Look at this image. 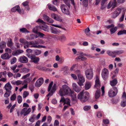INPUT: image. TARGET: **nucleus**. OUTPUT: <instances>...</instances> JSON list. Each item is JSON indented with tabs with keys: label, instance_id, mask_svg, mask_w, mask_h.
Masks as SVG:
<instances>
[{
	"label": "nucleus",
	"instance_id": "f257e3e1",
	"mask_svg": "<svg viewBox=\"0 0 126 126\" xmlns=\"http://www.w3.org/2000/svg\"><path fill=\"white\" fill-rule=\"evenodd\" d=\"M59 94L61 96L68 94L71 96L74 100H76V94L68 86L66 85L62 86V88L60 89L59 91Z\"/></svg>",
	"mask_w": 126,
	"mask_h": 126
},
{
	"label": "nucleus",
	"instance_id": "f03ea898",
	"mask_svg": "<svg viewBox=\"0 0 126 126\" xmlns=\"http://www.w3.org/2000/svg\"><path fill=\"white\" fill-rule=\"evenodd\" d=\"M89 96V94L88 92L86 91L84 92L83 91L78 95L77 97L82 102H84L88 100Z\"/></svg>",
	"mask_w": 126,
	"mask_h": 126
},
{
	"label": "nucleus",
	"instance_id": "7ed1b4c3",
	"mask_svg": "<svg viewBox=\"0 0 126 126\" xmlns=\"http://www.w3.org/2000/svg\"><path fill=\"white\" fill-rule=\"evenodd\" d=\"M95 87H96L97 90L96 91L95 94V97L96 99L98 98L100 96V89H99L98 88H99L100 86V83L99 79L98 76V75L96 76V79L95 80Z\"/></svg>",
	"mask_w": 126,
	"mask_h": 126
},
{
	"label": "nucleus",
	"instance_id": "20e7f679",
	"mask_svg": "<svg viewBox=\"0 0 126 126\" xmlns=\"http://www.w3.org/2000/svg\"><path fill=\"white\" fill-rule=\"evenodd\" d=\"M118 93V89L116 87H113L110 89L108 93V94L110 97H113L115 96Z\"/></svg>",
	"mask_w": 126,
	"mask_h": 126
},
{
	"label": "nucleus",
	"instance_id": "39448f33",
	"mask_svg": "<svg viewBox=\"0 0 126 126\" xmlns=\"http://www.w3.org/2000/svg\"><path fill=\"white\" fill-rule=\"evenodd\" d=\"M77 76L78 79L77 83L80 86L83 85V83L85 81L84 77L81 74L77 75Z\"/></svg>",
	"mask_w": 126,
	"mask_h": 126
},
{
	"label": "nucleus",
	"instance_id": "423d86ee",
	"mask_svg": "<svg viewBox=\"0 0 126 126\" xmlns=\"http://www.w3.org/2000/svg\"><path fill=\"white\" fill-rule=\"evenodd\" d=\"M60 8L62 12L64 14L67 15H69L70 14L68 9L65 5L64 4L62 5Z\"/></svg>",
	"mask_w": 126,
	"mask_h": 126
},
{
	"label": "nucleus",
	"instance_id": "0eeeda50",
	"mask_svg": "<svg viewBox=\"0 0 126 126\" xmlns=\"http://www.w3.org/2000/svg\"><path fill=\"white\" fill-rule=\"evenodd\" d=\"M85 75L87 78L88 79H91L93 76V73L92 70L89 69L86 70L85 72Z\"/></svg>",
	"mask_w": 126,
	"mask_h": 126
},
{
	"label": "nucleus",
	"instance_id": "6e6552de",
	"mask_svg": "<svg viewBox=\"0 0 126 126\" xmlns=\"http://www.w3.org/2000/svg\"><path fill=\"white\" fill-rule=\"evenodd\" d=\"M31 111V109L29 108L28 109L26 108H25L22 109L21 112L20 114L21 115L23 114L24 116H25L29 114Z\"/></svg>",
	"mask_w": 126,
	"mask_h": 126
},
{
	"label": "nucleus",
	"instance_id": "1a4fd4ad",
	"mask_svg": "<svg viewBox=\"0 0 126 126\" xmlns=\"http://www.w3.org/2000/svg\"><path fill=\"white\" fill-rule=\"evenodd\" d=\"M109 74V71L107 69L104 68L102 71L101 75L103 78L105 80L108 77Z\"/></svg>",
	"mask_w": 126,
	"mask_h": 126
},
{
	"label": "nucleus",
	"instance_id": "9d476101",
	"mask_svg": "<svg viewBox=\"0 0 126 126\" xmlns=\"http://www.w3.org/2000/svg\"><path fill=\"white\" fill-rule=\"evenodd\" d=\"M116 0H112L108 3L107 6V8H110L112 7V9H113L115 6L116 5Z\"/></svg>",
	"mask_w": 126,
	"mask_h": 126
},
{
	"label": "nucleus",
	"instance_id": "9b49d317",
	"mask_svg": "<svg viewBox=\"0 0 126 126\" xmlns=\"http://www.w3.org/2000/svg\"><path fill=\"white\" fill-rule=\"evenodd\" d=\"M121 11V9L120 8H117L113 13L111 16V17L113 18H116L120 14Z\"/></svg>",
	"mask_w": 126,
	"mask_h": 126
},
{
	"label": "nucleus",
	"instance_id": "f8f14e48",
	"mask_svg": "<svg viewBox=\"0 0 126 126\" xmlns=\"http://www.w3.org/2000/svg\"><path fill=\"white\" fill-rule=\"evenodd\" d=\"M43 79L42 78L39 79L36 81L35 83V86L37 87H40L43 84Z\"/></svg>",
	"mask_w": 126,
	"mask_h": 126
},
{
	"label": "nucleus",
	"instance_id": "ddd939ff",
	"mask_svg": "<svg viewBox=\"0 0 126 126\" xmlns=\"http://www.w3.org/2000/svg\"><path fill=\"white\" fill-rule=\"evenodd\" d=\"M19 61L21 63H26L28 62V58L24 56H23L19 57Z\"/></svg>",
	"mask_w": 126,
	"mask_h": 126
},
{
	"label": "nucleus",
	"instance_id": "4468645a",
	"mask_svg": "<svg viewBox=\"0 0 126 126\" xmlns=\"http://www.w3.org/2000/svg\"><path fill=\"white\" fill-rule=\"evenodd\" d=\"M72 86L73 90L76 92H79L81 90V87H79L76 83H73L72 84Z\"/></svg>",
	"mask_w": 126,
	"mask_h": 126
},
{
	"label": "nucleus",
	"instance_id": "2eb2a0df",
	"mask_svg": "<svg viewBox=\"0 0 126 126\" xmlns=\"http://www.w3.org/2000/svg\"><path fill=\"white\" fill-rule=\"evenodd\" d=\"M31 59L32 62L34 63H37L39 61V58L37 57L34 54H32V56L31 57Z\"/></svg>",
	"mask_w": 126,
	"mask_h": 126
},
{
	"label": "nucleus",
	"instance_id": "dca6fc26",
	"mask_svg": "<svg viewBox=\"0 0 126 126\" xmlns=\"http://www.w3.org/2000/svg\"><path fill=\"white\" fill-rule=\"evenodd\" d=\"M16 11L19 13H21V11L20 7L18 5L15 6L11 9V11L13 12H15Z\"/></svg>",
	"mask_w": 126,
	"mask_h": 126
},
{
	"label": "nucleus",
	"instance_id": "f3484780",
	"mask_svg": "<svg viewBox=\"0 0 126 126\" xmlns=\"http://www.w3.org/2000/svg\"><path fill=\"white\" fill-rule=\"evenodd\" d=\"M1 57L2 59L7 60L9 59L11 57V56H10L8 53H6L1 55Z\"/></svg>",
	"mask_w": 126,
	"mask_h": 126
},
{
	"label": "nucleus",
	"instance_id": "a211bd4d",
	"mask_svg": "<svg viewBox=\"0 0 126 126\" xmlns=\"http://www.w3.org/2000/svg\"><path fill=\"white\" fill-rule=\"evenodd\" d=\"M12 86L9 82L6 83L4 86L5 89L7 91H9L12 89Z\"/></svg>",
	"mask_w": 126,
	"mask_h": 126
},
{
	"label": "nucleus",
	"instance_id": "6ab92c4d",
	"mask_svg": "<svg viewBox=\"0 0 126 126\" xmlns=\"http://www.w3.org/2000/svg\"><path fill=\"white\" fill-rule=\"evenodd\" d=\"M43 18L45 20L49 23H52L54 22V21L52 19L46 15H44L43 16Z\"/></svg>",
	"mask_w": 126,
	"mask_h": 126
},
{
	"label": "nucleus",
	"instance_id": "aec40b11",
	"mask_svg": "<svg viewBox=\"0 0 126 126\" xmlns=\"http://www.w3.org/2000/svg\"><path fill=\"white\" fill-rule=\"evenodd\" d=\"M23 52L24 51L23 50L19 49L13 52L12 54L13 55L15 56L19 55L20 54L23 53Z\"/></svg>",
	"mask_w": 126,
	"mask_h": 126
},
{
	"label": "nucleus",
	"instance_id": "412c9836",
	"mask_svg": "<svg viewBox=\"0 0 126 126\" xmlns=\"http://www.w3.org/2000/svg\"><path fill=\"white\" fill-rule=\"evenodd\" d=\"M118 83V81L116 79H114L113 80L110 81V85L112 86H115Z\"/></svg>",
	"mask_w": 126,
	"mask_h": 126
},
{
	"label": "nucleus",
	"instance_id": "4be33fe9",
	"mask_svg": "<svg viewBox=\"0 0 126 126\" xmlns=\"http://www.w3.org/2000/svg\"><path fill=\"white\" fill-rule=\"evenodd\" d=\"M48 9L51 10H52L54 11H57V10L55 7L51 4H48Z\"/></svg>",
	"mask_w": 126,
	"mask_h": 126
},
{
	"label": "nucleus",
	"instance_id": "5701e85b",
	"mask_svg": "<svg viewBox=\"0 0 126 126\" xmlns=\"http://www.w3.org/2000/svg\"><path fill=\"white\" fill-rule=\"evenodd\" d=\"M107 53L110 56H112L113 57H116L115 55V53H114V51H111L110 50H108L107 51Z\"/></svg>",
	"mask_w": 126,
	"mask_h": 126
},
{
	"label": "nucleus",
	"instance_id": "b1692460",
	"mask_svg": "<svg viewBox=\"0 0 126 126\" xmlns=\"http://www.w3.org/2000/svg\"><path fill=\"white\" fill-rule=\"evenodd\" d=\"M51 32L52 33L56 34L58 33H60L61 31H60L58 30L56 28H53L51 30Z\"/></svg>",
	"mask_w": 126,
	"mask_h": 126
},
{
	"label": "nucleus",
	"instance_id": "393cba45",
	"mask_svg": "<svg viewBox=\"0 0 126 126\" xmlns=\"http://www.w3.org/2000/svg\"><path fill=\"white\" fill-rule=\"evenodd\" d=\"M36 119V116L34 114L32 115L29 119V121L31 123H33Z\"/></svg>",
	"mask_w": 126,
	"mask_h": 126
},
{
	"label": "nucleus",
	"instance_id": "a878e982",
	"mask_svg": "<svg viewBox=\"0 0 126 126\" xmlns=\"http://www.w3.org/2000/svg\"><path fill=\"white\" fill-rule=\"evenodd\" d=\"M35 41H30L29 42L27 41V42L26 43V44H28L29 45H32L30 47L34 48V47H32L33 46H37V45H36L35 44Z\"/></svg>",
	"mask_w": 126,
	"mask_h": 126
},
{
	"label": "nucleus",
	"instance_id": "bb28decb",
	"mask_svg": "<svg viewBox=\"0 0 126 126\" xmlns=\"http://www.w3.org/2000/svg\"><path fill=\"white\" fill-rule=\"evenodd\" d=\"M91 84L90 82H87L85 84V89L87 90L89 89L91 87Z\"/></svg>",
	"mask_w": 126,
	"mask_h": 126
},
{
	"label": "nucleus",
	"instance_id": "cd10ccee",
	"mask_svg": "<svg viewBox=\"0 0 126 126\" xmlns=\"http://www.w3.org/2000/svg\"><path fill=\"white\" fill-rule=\"evenodd\" d=\"M7 46L11 48L13 45V43L11 39H10L8 40L7 44Z\"/></svg>",
	"mask_w": 126,
	"mask_h": 126
},
{
	"label": "nucleus",
	"instance_id": "c85d7f7f",
	"mask_svg": "<svg viewBox=\"0 0 126 126\" xmlns=\"http://www.w3.org/2000/svg\"><path fill=\"white\" fill-rule=\"evenodd\" d=\"M117 27H113L110 29V33L111 34L114 33L116 31Z\"/></svg>",
	"mask_w": 126,
	"mask_h": 126
},
{
	"label": "nucleus",
	"instance_id": "c756f323",
	"mask_svg": "<svg viewBox=\"0 0 126 126\" xmlns=\"http://www.w3.org/2000/svg\"><path fill=\"white\" fill-rule=\"evenodd\" d=\"M37 41H36L35 42V44L37 45H38L39 44H43L44 43V41L42 40L38 39L37 40Z\"/></svg>",
	"mask_w": 126,
	"mask_h": 126
},
{
	"label": "nucleus",
	"instance_id": "7c9ffc66",
	"mask_svg": "<svg viewBox=\"0 0 126 126\" xmlns=\"http://www.w3.org/2000/svg\"><path fill=\"white\" fill-rule=\"evenodd\" d=\"M6 44L5 42L2 41L0 43V48L3 49L6 46Z\"/></svg>",
	"mask_w": 126,
	"mask_h": 126
},
{
	"label": "nucleus",
	"instance_id": "2f4dec72",
	"mask_svg": "<svg viewBox=\"0 0 126 126\" xmlns=\"http://www.w3.org/2000/svg\"><path fill=\"white\" fill-rule=\"evenodd\" d=\"M124 52V51L122 50L114 51V53H115V55L116 56V55H119Z\"/></svg>",
	"mask_w": 126,
	"mask_h": 126
},
{
	"label": "nucleus",
	"instance_id": "473e14b6",
	"mask_svg": "<svg viewBox=\"0 0 126 126\" xmlns=\"http://www.w3.org/2000/svg\"><path fill=\"white\" fill-rule=\"evenodd\" d=\"M120 105L121 106L123 107H125L126 106V100H123L121 102Z\"/></svg>",
	"mask_w": 126,
	"mask_h": 126
},
{
	"label": "nucleus",
	"instance_id": "72a5a7b5",
	"mask_svg": "<svg viewBox=\"0 0 126 126\" xmlns=\"http://www.w3.org/2000/svg\"><path fill=\"white\" fill-rule=\"evenodd\" d=\"M19 42L20 43L24 44H26V43L27 42V41L25 39L22 38H20L19 39Z\"/></svg>",
	"mask_w": 126,
	"mask_h": 126
},
{
	"label": "nucleus",
	"instance_id": "f704fd0d",
	"mask_svg": "<svg viewBox=\"0 0 126 126\" xmlns=\"http://www.w3.org/2000/svg\"><path fill=\"white\" fill-rule=\"evenodd\" d=\"M90 30L89 28H87L85 30V32L86 34L88 36H90Z\"/></svg>",
	"mask_w": 126,
	"mask_h": 126
},
{
	"label": "nucleus",
	"instance_id": "c9c22d12",
	"mask_svg": "<svg viewBox=\"0 0 126 126\" xmlns=\"http://www.w3.org/2000/svg\"><path fill=\"white\" fill-rule=\"evenodd\" d=\"M11 92V91L6 92L4 94V97L8 98L10 95Z\"/></svg>",
	"mask_w": 126,
	"mask_h": 126
},
{
	"label": "nucleus",
	"instance_id": "e433bc0d",
	"mask_svg": "<svg viewBox=\"0 0 126 126\" xmlns=\"http://www.w3.org/2000/svg\"><path fill=\"white\" fill-rule=\"evenodd\" d=\"M124 34H126V30H125L119 31L118 32L117 34L118 35H120Z\"/></svg>",
	"mask_w": 126,
	"mask_h": 126
},
{
	"label": "nucleus",
	"instance_id": "4c0bfd02",
	"mask_svg": "<svg viewBox=\"0 0 126 126\" xmlns=\"http://www.w3.org/2000/svg\"><path fill=\"white\" fill-rule=\"evenodd\" d=\"M16 58L15 57H14L11 60V63L12 64H14L16 63Z\"/></svg>",
	"mask_w": 126,
	"mask_h": 126
},
{
	"label": "nucleus",
	"instance_id": "58836bf2",
	"mask_svg": "<svg viewBox=\"0 0 126 126\" xmlns=\"http://www.w3.org/2000/svg\"><path fill=\"white\" fill-rule=\"evenodd\" d=\"M28 2L27 1H26L22 3V5L24 6H27V10H29V7L28 6Z\"/></svg>",
	"mask_w": 126,
	"mask_h": 126
},
{
	"label": "nucleus",
	"instance_id": "ea45409f",
	"mask_svg": "<svg viewBox=\"0 0 126 126\" xmlns=\"http://www.w3.org/2000/svg\"><path fill=\"white\" fill-rule=\"evenodd\" d=\"M32 47H34L35 48H40L41 47L43 48L46 47L45 46L39 45H37V46H32Z\"/></svg>",
	"mask_w": 126,
	"mask_h": 126
},
{
	"label": "nucleus",
	"instance_id": "a19ab883",
	"mask_svg": "<svg viewBox=\"0 0 126 126\" xmlns=\"http://www.w3.org/2000/svg\"><path fill=\"white\" fill-rule=\"evenodd\" d=\"M20 31L21 32H22L23 33L28 32L27 30V29L26 28H24L20 29Z\"/></svg>",
	"mask_w": 126,
	"mask_h": 126
},
{
	"label": "nucleus",
	"instance_id": "79ce46f5",
	"mask_svg": "<svg viewBox=\"0 0 126 126\" xmlns=\"http://www.w3.org/2000/svg\"><path fill=\"white\" fill-rule=\"evenodd\" d=\"M17 101L18 103H20L22 101V98L21 96L20 95L18 96L17 98Z\"/></svg>",
	"mask_w": 126,
	"mask_h": 126
},
{
	"label": "nucleus",
	"instance_id": "37998d69",
	"mask_svg": "<svg viewBox=\"0 0 126 126\" xmlns=\"http://www.w3.org/2000/svg\"><path fill=\"white\" fill-rule=\"evenodd\" d=\"M64 3L68 7H70V4L68 0H63Z\"/></svg>",
	"mask_w": 126,
	"mask_h": 126
},
{
	"label": "nucleus",
	"instance_id": "c03bdc74",
	"mask_svg": "<svg viewBox=\"0 0 126 126\" xmlns=\"http://www.w3.org/2000/svg\"><path fill=\"white\" fill-rule=\"evenodd\" d=\"M29 94V92L27 91H25L23 94V97L25 98Z\"/></svg>",
	"mask_w": 126,
	"mask_h": 126
},
{
	"label": "nucleus",
	"instance_id": "a18cd8bd",
	"mask_svg": "<svg viewBox=\"0 0 126 126\" xmlns=\"http://www.w3.org/2000/svg\"><path fill=\"white\" fill-rule=\"evenodd\" d=\"M91 108L90 106H86L83 108V110L85 111H87L89 110Z\"/></svg>",
	"mask_w": 126,
	"mask_h": 126
},
{
	"label": "nucleus",
	"instance_id": "49530a36",
	"mask_svg": "<svg viewBox=\"0 0 126 126\" xmlns=\"http://www.w3.org/2000/svg\"><path fill=\"white\" fill-rule=\"evenodd\" d=\"M70 100L68 98H66L65 99L64 103L68 105L71 106V105L70 104Z\"/></svg>",
	"mask_w": 126,
	"mask_h": 126
},
{
	"label": "nucleus",
	"instance_id": "de8ad7c7",
	"mask_svg": "<svg viewBox=\"0 0 126 126\" xmlns=\"http://www.w3.org/2000/svg\"><path fill=\"white\" fill-rule=\"evenodd\" d=\"M82 3L85 6H87L88 4V0H83Z\"/></svg>",
	"mask_w": 126,
	"mask_h": 126
},
{
	"label": "nucleus",
	"instance_id": "09e8293b",
	"mask_svg": "<svg viewBox=\"0 0 126 126\" xmlns=\"http://www.w3.org/2000/svg\"><path fill=\"white\" fill-rule=\"evenodd\" d=\"M7 74L6 72L5 71L3 72H1L0 73V77L1 78L2 77V75L4 76V77L6 76Z\"/></svg>",
	"mask_w": 126,
	"mask_h": 126
},
{
	"label": "nucleus",
	"instance_id": "8fccbe9b",
	"mask_svg": "<svg viewBox=\"0 0 126 126\" xmlns=\"http://www.w3.org/2000/svg\"><path fill=\"white\" fill-rule=\"evenodd\" d=\"M21 74L19 73H17L16 74L14 75V77L15 78H16L18 77H19L21 76Z\"/></svg>",
	"mask_w": 126,
	"mask_h": 126
},
{
	"label": "nucleus",
	"instance_id": "3c124183",
	"mask_svg": "<svg viewBox=\"0 0 126 126\" xmlns=\"http://www.w3.org/2000/svg\"><path fill=\"white\" fill-rule=\"evenodd\" d=\"M53 81H51L49 84L48 87V91L49 92L51 90L52 86L53 84Z\"/></svg>",
	"mask_w": 126,
	"mask_h": 126
},
{
	"label": "nucleus",
	"instance_id": "603ef678",
	"mask_svg": "<svg viewBox=\"0 0 126 126\" xmlns=\"http://www.w3.org/2000/svg\"><path fill=\"white\" fill-rule=\"evenodd\" d=\"M59 39L61 41L64 40L66 39L65 36V35H63L60 37Z\"/></svg>",
	"mask_w": 126,
	"mask_h": 126
},
{
	"label": "nucleus",
	"instance_id": "864d4df0",
	"mask_svg": "<svg viewBox=\"0 0 126 126\" xmlns=\"http://www.w3.org/2000/svg\"><path fill=\"white\" fill-rule=\"evenodd\" d=\"M16 97V94L15 93L11 97V99L12 100L14 101Z\"/></svg>",
	"mask_w": 126,
	"mask_h": 126
},
{
	"label": "nucleus",
	"instance_id": "5fc2aeb1",
	"mask_svg": "<svg viewBox=\"0 0 126 126\" xmlns=\"http://www.w3.org/2000/svg\"><path fill=\"white\" fill-rule=\"evenodd\" d=\"M41 52V50H36L35 52V53L37 55H38L40 54Z\"/></svg>",
	"mask_w": 126,
	"mask_h": 126
},
{
	"label": "nucleus",
	"instance_id": "6e6d98bb",
	"mask_svg": "<svg viewBox=\"0 0 126 126\" xmlns=\"http://www.w3.org/2000/svg\"><path fill=\"white\" fill-rule=\"evenodd\" d=\"M55 19L56 20L60 21H62V19L60 17V16H58L57 15L56 17H55Z\"/></svg>",
	"mask_w": 126,
	"mask_h": 126
},
{
	"label": "nucleus",
	"instance_id": "4d7b16f0",
	"mask_svg": "<svg viewBox=\"0 0 126 126\" xmlns=\"http://www.w3.org/2000/svg\"><path fill=\"white\" fill-rule=\"evenodd\" d=\"M44 26L45 27V28L43 27L41 28L45 31H48V26L46 25Z\"/></svg>",
	"mask_w": 126,
	"mask_h": 126
},
{
	"label": "nucleus",
	"instance_id": "13d9d810",
	"mask_svg": "<svg viewBox=\"0 0 126 126\" xmlns=\"http://www.w3.org/2000/svg\"><path fill=\"white\" fill-rule=\"evenodd\" d=\"M122 98L123 100L125 99L126 100V93L125 92H124L123 93V95L122 96Z\"/></svg>",
	"mask_w": 126,
	"mask_h": 126
},
{
	"label": "nucleus",
	"instance_id": "bf43d9fd",
	"mask_svg": "<svg viewBox=\"0 0 126 126\" xmlns=\"http://www.w3.org/2000/svg\"><path fill=\"white\" fill-rule=\"evenodd\" d=\"M59 122L57 120L55 121L54 123V126H59Z\"/></svg>",
	"mask_w": 126,
	"mask_h": 126
},
{
	"label": "nucleus",
	"instance_id": "052dcab7",
	"mask_svg": "<svg viewBox=\"0 0 126 126\" xmlns=\"http://www.w3.org/2000/svg\"><path fill=\"white\" fill-rule=\"evenodd\" d=\"M22 71L25 73H28L29 72V69L24 68L22 69Z\"/></svg>",
	"mask_w": 126,
	"mask_h": 126
},
{
	"label": "nucleus",
	"instance_id": "680f3d73",
	"mask_svg": "<svg viewBox=\"0 0 126 126\" xmlns=\"http://www.w3.org/2000/svg\"><path fill=\"white\" fill-rule=\"evenodd\" d=\"M5 51L9 53H11L12 52V50L10 48H7L5 49Z\"/></svg>",
	"mask_w": 126,
	"mask_h": 126
},
{
	"label": "nucleus",
	"instance_id": "e2e57ef3",
	"mask_svg": "<svg viewBox=\"0 0 126 126\" xmlns=\"http://www.w3.org/2000/svg\"><path fill=\"white\" fill-rule=\"evenodd\" d=\"M32 80V78H27L26 79L24 80V82L27 83L29 82Z\"/></svg>",
	"mask_w": 126,
	"mask_h": 126
},
{
	"label": "nucleus",
	"instance_id": "0e129e2a",
	"mask_svg": "<svg viewBox=\"0 0 126 126\" xmlns=\"http://www.w3.org/2000/svg\"><path fill=\"white\" fill-rule=\"evenodd\" d=\"M30 75V73H28L23 76L22 78V79H25L29 77Z\"/></svg>",
	"mask_w": 126,
	"mask_h": 126
},
{
	"label": "nucleus",
	"instance_id": "69168bd1",
	"mask_svg": "<svg viewBox=\"0 0 126 126\" xmlns=\"http://www.w3.org/2000/svg\"><path fill=\"white\" fill-rule=\"evenodd\" d=\"M22 82V81L20 80H17L16 81V85H19L21 84Z\"/></svg>",
	"mask_w": 126,
	"mask_h": 126
},
{
	"label": "nucleus",
	"instance_id": "338daca9",
	"mask_svg": "<svg viewBox=\"0 0 126 126\" xmlns=\"http://www.w3.org/2000/svg\"><path fill=\"white\" fill-rule=\"evenodd\" d=\"M71 76L74 79L76 80L77 79V76L74 74H71Z\"/></svg>",
	"mask_w": 126,
	"mask_h": 126
},
{
	"label": "nucleus",
	"instance_id": "774afa93",
	"mask_svg": "<svg viewBox=\"0 0 126 126\" xmlns=\"http://www.w3.org/2000/svg\"><path fill=\"white\" fill-rule=\"evenodd\" d=\"M52 120V118L50 116H48L47 118V121L48 123H50Z\"/></svg>",
	"mask_w": 126,
	"mask_h": 126
}]
</instances>
